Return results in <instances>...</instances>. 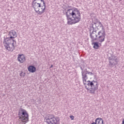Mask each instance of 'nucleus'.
I'll return each mask as SVG.
<instances>
[{
    "label": "nucleus",
    "instance_id": "1",
    "mask_svg": "<svg viewBox=\"0 0 124 124\" xmlns=\"http://www.w3.org/2000/svg\"><path fill=\"white\" fill-rule=\"evenodd\" d=\"M89 30L92 41L97 40L99 42L102 43L105 40V29L103 28V25L98 20L93 24H91Z\"/></svg>",
    "mask_w": 124,
    "mask_h": 124
},
{
    "label": "nucleus",
    "instance_id": "2",
    "mask_svg": "<svg viewBox=\"0 0 124 124\" xmlns=\"http://www.w3.org/2000/svg\"><path fill=\"white\" fill-rule=\"evenodd\" d=\"M80 69L82 70L81 75L83 83L84 85H85L86 89L89 91V93L92 94H94L95 91H97L98 89V83L94 80L87 81V79L91 78V76L93 75V73L89 72L84 66H81Z\"/></svg>",
    "mask_w": 124,
    "mask_h": 124
},
{
    "label": "nucleus",
    "instance_id": "3",
    "mask_svg": "<svg viewBox=\"0 0 124 124\" xmlns=\"http://www.w3.org/2000/svg\"><path fill=\"white\" fill-rule=\"evenodd\" d=\"M68 25H74L76 23H79L81 20L80 12L78 9L75 8L74 10L69 9L66 12Z\"/></svg>",
    "mask_w": 124,
    "mask_h": 124
},
{
    "label": "nucleus",
    "instance_id": "4",
    "mask_svg": "<svg viewBox=\"0 0 124 124\" xmlns=\"http://www.w3.org/2000/svg\"><path fill=\"white\" fill-rule=\"evenodd\" d=\"M3 44L5 49L8 51H13L15 50L16 41L10 37H6V38L4 37Z\"/></svg>",
    "mask_w": 124,
    "mask_h": 124
},
{
    "label": "nucleus",
    "instance_id": "5",
    "mask_svg": "<svg viewBox=\"0 0 124 124\" xmlns=\"http://www.w3.org/2000/svg\"><path fill=\"white\" fill-rule=\"evenodd\" d=\"M18 117L21 122V124H26L29 122V113L28 111L23 108H20L18 111Z\"/></svg>",
    "mask_w": 124,
    "mask_h": 124
},
{
    "label": "nucleus",
    "instance_id": "6",
    "mask_svg": "<svg viewBox=\"0 0 124 124\" xmlns=\"http://www.w3.org/2000/svg\"><path fill=\"white\" fill-rule=\"evenodd\" d=\"M52 115L48 114L46 117L45 121L48 124H59L60 123V119L59 117H52Z\"/></svg>",
    "mask_w": 124,
    "mask_h": 124
},
{
    "label": "nucleus",
    "instance_id": "7",
    "mask_svg": "<svg viewBox=\"0 0 124 124\" xmlns=\"http://www.w3.org/2000/svg\"><path fill=\"white\" fill-rule=\"evenodd\" d=\"M108 60L109 61L108 65L111 68L114 67L118 63V61L116 56H111L108 58Z\"/></svg>",
    "mask_w": 124,
    "mask_h": 124
},
{
    "label": "nucleus",
    "instance_id": "8",
    "mask_svg": "<svg viewBox=\"0 0 124 124\" xmlns=\"http://www.w3.org/2000/svg\"><path fill=\"white\" fill-rule=\"evenodd\" d=\"M41 2H43L44 5L41 6L40 8L38 9V10L36 11V13H37L39 15H42L44 12H45V9H46V4L45 3V1L43 0H41Z\"/></svg>",
    "mask_w": 124,
    "mask_h": 124
},
{
    "label": "nucleus",
    "instance_id": "9",
    "mask_svg": "<svg viewBox=\"0 0 124 124\" xmlns=\"http://www.w3.org/2000/svg\"><path fill=\"white\" fill-rule=\"evenodd\" d=\"M8 35L9 37H10L12 39H14V38L17 37V33L16 32V31L12 30L9 32Z\"/></svg>",
    "mask_w": 124,
    "mask_h": 124
},
{
    "label": "nucleus",
    "instance_id": "10",
    "mask_svg": "<svg viewBox=\"0 0 124 124\" xmlns=\"http://www.w3.org/2000/svg\"><path fill=\"white\" fill-rule=\"evenodd\" d=\"M17 59L21 63L26 62V58L23 55H19Z\"/></svg>",
    "mask_w": 124,
    "mask_h": 124
},
{
    "label": "nucleus",
    "instance_id": "11",
    "mask_svg": "<svg viewBox=\"0 0 124 124\" xmlns=\"http://www.w3.org/2000/svg\"><path fill=\"white\" fill-rule=\"evenodd\" d=\"M28 69L30 72L33 73L36 71V68L33 65H30L28 67Z\"/></svg>",
    "mask_w": 124,
    "mask_h": 124
},
{
    "label": "nucleus",
    "instance_id": "12",
    "mask_svg": "<svg viewBox=\"0 0 124 124\" xmlns=\"http://www.w3.org/2000/svg\"><path fill=\"white\" fill-rule=\"evenodd\" d=\"M95 123L96 124H103V120L101 118H98L95 119Z\"/></svg>",
    "mask_w": 124,
    "mask_h": 124
},
{
    "label": "nucleus",
    "instance_id": "13",
    "mask_svg": "<svg viewBox=\"0 0 124 124\" xmlns=\"http://www.w3.org/2000/svg\"><path fill=\"white\" fill-rule=\"evenodd\" d=\"M93 44H94L93 46V48H94V49H98V48H99V45H98V42H96L93 43Z\"/></svg>",
    "mask_w": 124,
    "mask_h": 124
},
{
    "label": "nucleus",
    "instance_id": "14",
    "mask_svg": "<svg viewBox=\"0 0 124 124\" xmlns=\"http://www.w3.org/2000/svg\"><path fill=\"white\" fill-rule=\"evenodd\" d=\"M20 76L21 77H24V76L26 75V73L22 72L20 74Z\"/></svg>",
    "mask_w": 124,
    "mask_h": 124
},
{
    "label": "nucleus",
    "instance_id": "15",
    "mask_svg": "<svg viewBox=\"0 0 124 124\" xmlns=\"http://www.w3.org/2000/svg\"><path fill=\"white\" fill-rule=\"evenodd\" d=\"M70 118L71 120H74V116L73 115L70 116Z\"/></svg>",
    "mask_w": 124,
    "mask_h": 124
},
{
    "label": "nucleus",
    "instance_id": "16",
    "mask_svg": "<svg viewBox=\"0 0 124 124\" xmlns=\"http://www.w3.org/2000/svg\"><path fill=\"white\" fill-rule=\"evenodd\" d=\"M71 7H71V6H68V8H71Z\"/></svg>",
    "mask_w": 124,
    "mask_h": 124
},
{
    "label": "nucleus",
    "instance_id": "17",
    "mask_svg": "<svg viewBox=\"0 0 124 124\" xmlns=\"http://www.w3.org/2000/svg\"><path fill=\"white\" fill-rule=\"evenodd\" d=\"M122 124H124V120H123V121H122Z\"/></svg>",
    "mask_w": 124,
    "mask_h": 124
},
{
    "label": "nucleus",
    "instance_id": "18",
    "mask_svg": "<svg viewBox=\"0 0 124 124\" xmlns=\"http://www.w3.org/2000/svg\"><path fill=\"white\" fill-rule=\"evenodd\" d=\"M50 67H53V65H51L50 66Z\"/></svg>",
    "mask_w": 124,
    "mask_h": 124
},
{
    "label": "nucleus",
    "instance_id": "19",
    "mask_svg": "<svg viewBox=\"0 0 124 124\" xmlns=\"http://www.w3.org/2000/svg\"><path fill=\"white\" fill-rule=\"evenodd\" d=\"M119 0V1H121L122 0Z\"/></svg>",
    "mask_w": 124,
    "mask_h": 124
}]
</instances>
